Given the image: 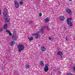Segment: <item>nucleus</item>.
<instances>
[{
  "mask_svg": "<svg viewBox=\"0 0 75 75\" xmlns=\"http://www.w3.org/2000/svg\"><path fill=\"white\" fill-rule=\"evenodd\" d=\"M7 10L6 8H5L4 10L3 14L4 16V20L5 23H8L10 21V17L8 14Z\"/></svg>",
  "mask_w": 75,
  "mask_h": 75,
  "instance_id": "f257e3e1",
  "label": "nucleus"
},
{
  "mask_svg": "<svg viewBox=\"0 0 75 75\" xmlns=\"http://www.w3.org/2000/svg\"><path fill=\"white\" fill-rule=\"evenodd\" d=\"M72 20V18H68L67 19V24L68 25H69L70 27H72V25H73V24H72V22H71V21Z\"/></svg>",
  "mask_w": 75,
  "mask_h": 75,
  "instance_id": "f03ea898",
  "label": "nucleus"
},
{
  "mask_svg": "<svg viewBox=\"0 0 75 75\" xmlns=\"http://www.w3.org/2000/svg\"><path fill=\"white\" fill-rule=\"evenodd\" d=\"M18 52H20L24 49V47L23 45L19 44L18 45Z\"/></svg>",
  "mask_w": 75,
  "mask_h": 75,
  "instance_id": "7ed1b4c3",
  "label": "nucleus"
},
{
  "mask_svg": "<svg viewBox=\"0 0 75 75\" xmlns=\"http://www.w3.org/2000/svg\"><path fill=\"white\" fill-rule=\"evenodd\" d=\"M49 69V68L47 64H45V67L44 69L45 72H47Z\"/></svg>",
  "mask_w": 75,
  "mask_h": 75,
  "instance_id": "20e7f679",
  "label": "nucleus"
},
{
  "mask_svg": "<svg viewBox=\"0 0 75 75\" xmlns=\"http://www.w3.org/2000/svg\"><path fill=\"white\" fill-rule=\"evenodd\" d=\"M62 52L61 51H59L57 53V55L60 56V58L61 59L62 58Z\"/></svg>",
  "mask_w": 75,
  "mask_h": 75,
  "instance_id": "39448f33",
  "label": "nucleus"
},
{
  "mask_svg": "<svg viewBox=\"0 0 75 75\" xmlns=\"http://www.w3.org/2000/svg\"><path fill=\"white\" fill-rule=\"evenodd\" d=\"M15 7L16 8H18L19 7V5H18V3L17 2V1H15Z\"/></svg>",
  "mask_w": 75,
  "mask_h": 75,
  "instance_id": "423d86ee",
  "label": "nucleus"
},
{
  "mask_svg": "<svg viewBox=\"0 0 75 75\" xmlns=\"http://www.w3.org/2000/svg\"><path fill=\"white\" fill-rule=\"evenodd\" d=\"M12 40H13L14 41H17V38L16 36L15 35H13L12 37Z\"/></svg>",
  "mask_w": 75,
  "mask_h": 75,
  "instance_id": "0eeeda50",
  "label": "nucleus"
},
{
  "mask_svg": "<svg viewBox=\"0 0 75 75\" xmlns=\"http://www.w3.org/2000/svg\"><path fill=\"white\" fill-rule=\"evenodd\" d=\"M44 30H45V27H42L39 31L42 33H44Z\"/></svg>",
  "mask_w": 75,
  "mask_h": 75,
  "instance_id": "6e6552de",
  "label": "nucleus"
},
{
  "mask_svg": "<svg viewBox=\"0 0 75 75\" xmlns=\"http://www.w3.org/2000/svg\"><path fill=\"white\" fill-rule=\"evenodd\" d=\"M41 50L42 52H44L46 51V48L44 46H42L41 47Z\"/></svg>",
  "mask_w": 75,
  "mask_h": 75,
  "instance_id": "1a4fd4ad",
  "label": "nucleus"
},
{
  "mask_svg": "<svg viewBox=\"0 0 75 75\" xmlns=\"http://www.w3.org/2000/svg\"><path fill=\"white\" fill-rule=\"evenodd\" d=\"M6 32L9 33V36H11V35H12V34L11 33V32L8 30L7 29L6 30Z\"/></svg>",
  "mask_w": 75,
  "mask_h": 75,
  "instance_id": "9d476101",
  "label": "nucleus"
},
{
  "mask_svg": "<svg viewBox=\"0 0 75 75\" xmlns=\"http://www.w3.org/2000/svg\"><path fill=\"white\" fill-rule=\"evenodd\" d=\"M66 11L69 14H71L72 13V12H71V11L70 10V9H69V8H67L66 9Z\"/></svg>",
  "mask_w": 75,
  "mask_h": 75,
  "instance_id": "9b49d317",
  "label": "nucleus"
},
{
  "mask_svg": "<svg viewBox=\"0 0 75 75\" xmlns=\"http://www.w3.org/2000/svg\"><path fill=\"white\" fill-rule=\"evenodd\" d=\"M10 44L11 45H14L15 44V42L14 40L11 41L10 42Z\"/></svg>",
  "mask_w": 75,
  "mask_h": 75,
  "instance_id": "f8f14e48",
  "label": "nucleus"
},
{
  "mask_svg": "<svg viewBox=\"0 0 75 75\" xmlns=\"http://www.w3.org/2000/svg\"><path fill=\"white\" fill-rule=\"evenodd\" d=\"M60 19L61 21H64V20L65 19V18L64 16H62L60 17Z\"/></svg>",
  "mask_w": 75,
  "mask_h": 75,
  "instance_id": "ddd939ff",
  "label": "nucleus"
},
{
  "mask_svg": "<svg viewBox=\"0 0 75 75\" xmlns=\"http://www.w3.org/2000/svg\"><path fill=\"white\" fill-rule=\"evenodd\" d=\"M45 21L46 23H48L49 21H50V20H49V18H47L45 19Z\"/></svg>",
  "mask_w": 75,
  "mask_h": 75,
  "instance_id": "4468645a",
  "label": "nucleus"
},
{
  "mask_svg": "<svg viewBox=\"0 0 75 75\" xmlns=\"http://www.w3.org/2000/svg\"><path fill=\"white\" fill-rule=\"evenodd\" d=\"M40 31H38V33H35L33 35H39V34H40Z\"/></svg>",
  "mask_w": 75,
  "mask_h": 75,
  "instance_id": "2eb2a0df",
  "label": "nucleus"
},
{
  "mask_svg": "<svg viewBox=\"0 0 75 75\" xmlns=\"http://www.w3.org/2000/svg\"><path fill=\"white\" fill-rule=\"evenodd\" d=\"M28 39L29 40V41H31L32 40H33L34 38L33 37H31L30 38H28Z\"/></svg>",
  "mask_w": 75,
  "mask_h": 75,
  "instance_id": "dca6fc26",
  "label": "nucleus"
},
{
  "mask_svg": "<svg viewBox=\"0 0 75 75\" xmlns=\"http://www.w3.org/2000/svg\"><path fill=\"white\" fill-rule=\"evenodd\" d=\"M40 65L42 67H43L44 66V63L42 61H41L40 62Z\"/></svg>",
  "mask_w": 75,
  "mask_h": 75,
  "instance_id": "f3484780",
  "label": "nucleus"
},
{
  "mask_svg": "<svg viewBox=\"0 0 75 75\" xmlns=\"http://www.w3.org/2000/svg\"><path fill=\"white\" fill-rule=\"evenodd\" d=\"M7 24L6 23L4 26V29H5L6 28V27H7Z\"/></svg>",
  "mask_w": 75,
  "mask_h": 75,
  "instance_id": "a211bd4d",
  "label": "nucleus"
},
{
  "mask_svg": "<svg viewBox=\"0 0 75 75\" xmlns=\"http://www.w3.org/2000/svg\"><path fill=\"white\" fill-rule=\"evenodd\" d=\"M25 67L26 69H28V68H30V67H29V65H28V64L26 65L25 66Z\"/></svg>",
  "mask_w": 75,
  "mask_h": 75,
  "instance_id": "6ab92c4d",
  "label": "nucleus"
},
{
  "mask_svg": "<svg viewBox=\"0 0 75 75\" xmlns=\"http://www.w3.org/2000/svg\"><path fill=\"white\" fill-rule=\"evenodd\" d=\"M23 4V1H21L20 2V4L21 5H22Z\"/></svg>",
  "mask_w": 75,
  "mask_h": 75,
  "instance_id": "aec40b11",
  "label": "nucleus"
},
{
  "mask_svg": "<svg viewBox=\"0 0 75 75\" xmlns=\"http://www.w3.org/2000/svg\"><path fill=\"white\" fill-rule=\"evenodd\" d=\"M38 37H39V36L38 35H36L35 36V38L37 39V38H38Z\"/></svg>",
  "mask_w": 75,
  "mask_h": 75,
  "instance_id": "412c9836",
  "label": "nucleus"
},
{
  "mask_svg": "<svg viewBox=\"0 0 75 75\" xmlns=\"http://www.w3.org/2000/svg\"><path fill=\"white\" fill-rule=\"evenodd\" d=\"M29 23V24H31V23H33V21H30L28 22Z\"/></svg>",
  "mask_w": 75,
  "mask_h": 75,
  "instance_id": "4be33fe9",
  "label": "nucleus"
},
{
  "mask_svg": "<svg viewBox=\"0 0 75 75\" xmlns=\"http://www.w3.org/2000/svg\"><path fill=\"white\" fill-rule=\"evenodd\" d=\"M40 17H41L42 16V13H40L39 14Z\"/></svg>",
  "mask_w": 75,
  "mask_h": 75,
  "instance_id": "5701e85b",
  "label": "nucleus"
},
{
  "mask_svg": "<svg viewBox=\"0 0 75 75\" xmlns=\"http://www.w3.org/2000/svg\"><path fill=\"white\" fill-rule=\"evenodd\" d=\"M68 38V36H66V38H65V39H66V41H67Z\"/></svg>",
  "mask_w": 75,
  "mask_h": 75,
  "instance_id": "b1692460",
  "label": "nucleus"
},
{
  "mask_svg": "<svg viewBox=\"0 0 75 75\" xmlns=\"http://www.w3.org/2000/svg\"><path fill=\"white\" fill-rule=\"evenodd\" d=\"M67 75H73L72 74L67 73Z\"/></svg>",
  "mask_w": 75,
  "mask_h": 75,
  "instance_id": "393cba45",
  "label": "nucleus"
},
{
  "mask_svg": "<svg viewBox=\"0 0 75 75\" xmlns=\"http://www.w3.org/2000/svg\"><path fill=\"white\" fill-rule=\"evenodd\" d=\"M49 40H52V39L51 38V37H49Z\"/></svg>",
  "mask_w": 75,
  "mask_h": 75,
  "instance_id": "a878e982",
  "label": "nucleus"
},
{
  "mask_svg": "<svg viewBox=\"0 0 75 75\" xmlns=\"http://www.w3.org/2000/svg\"><path fill=\"white\" fill-rule=\"evenodd\" d=\"M3 30V28H0V31H2Z\"/></svg>",
  "mask_w": 75,
  "mask_h": 75,
  "instance_id": "bb28decb",
  "label": "nucleus"
},
{
  "mask_svg": "<svg viewBox=\"0 0 75 75\" xmlns=\"http://www.w3.org/2000/svg\"><path fill=\"white\" fill-rule=\"evenodd\" d=\"M47 30H48V31H49L50 30V28H49L48 27L47 28Z\"/></svg>",
  "mask_w": 75,
  "mask_h": 75,
  "instance_id": "cd10ccee",
  "label": "nucleus"
},
{
  "mask_svg": "<svg viewBox=\"0 0 75 75\" xmlns=\"http://www.w3.org/2000/svg\"><path fill=\"white\" fill-rule=\"evenodd\" d=\"M54 71L55 72L56 71H57V70L56 69H54Z\"/></svg>",
  "mask_w": 75,
  "mask_h": 75,
  "instance_id": "c85d7f7f",
  "label": "nucleus"
},
{
  "mask_svg": "<svg viewBox=\"0 0 75 75\" xmlns=\"http://www.w3.org/2000/svg\"><path fill=\"white\" fill-rule=\"evenodd\" d=\"M1 10L0 9V15H1Z\"/></svg>",
  "mask_w": 75,
  "mask_h": 75,
  "instance_id": "c756f323",
  "label": "nucleus"
},
{
  "mask_svg": "<svg viewBox=\"0 0 75 75\" xmlns=\"http://www.w3.org/2000/svg\"><path fill=\"white\" fill-rule=\"evenodd\" d=\"M72 0H69V1H71Z\"/></svg>",
  "mask_w": 75,
  "mask_h": 75,
  "instance_id": "7c9ffc66",
  "label": "nucleus"
},
{
  "mask_svg": "<svg viewBox=\"0 0 75 75\" xmlns=\"http://www.w3.org/2000/svg\"><path fill=\"white\" fill-rule=\"evenodd\" d=\"M23 0H20L21 1H23Z\"/></svg>",
  "mask_w": 75,
  "mask_h": 75,
  "instance_id": "2f4dec72",
  "label": "nucleus"
},
{
  "mask_svg": "<svg viewBox=\"0 0 75 75\" xmlns=\"http://www.w3.org/2000/svg\"><path fill=\"white\" fill-rule=\"evenodd\" d=\"M8 52H10V50H8Z\"/></svg>",
  "mask_w": 75,
  "mask_h": 75,
  "instance_id": "473e14b6",
  "label": "nucleus"
},
{
  "mask_svg": "<svg viewBox=\"0 0 75 75\" xmlns=\"http://www.w3.org/2000/svg\"><path fill=\"white\" fill-rule=\"evenodd\" d=\"M59 73H60V74H61V72L60 71V72H59Z\"/></svg>",
  "mask_w": 75,
  "mask_h": 75,
  "instance_id": "72a5a7b5",
  "label": "nucleus"
},
{
  "mask_svg": "<svg viewBox=\"0 0 75 75\" xmlns=\"http://www.w3.org/2000/svg\"><path fill=\"white\" fill-rule=\"evenodd\" d=\"M65 30H67V28H65Z\"/></svg>",
  "mask_w": 75,
  "mask_h": 75,
  "instance_id": "f704fd0d",
  "label": "nucleus"
},
{
  "mask_svg": "<svg viewBox=\"0 0 75 75\" xmlns=\"http://www.w3.org/2000/svg\"><path fill=\"white\" fill-rule=\"evenodd\" d=\"M38 0V1H40V0Z\"/></svg>",
  "mask_w": 75,
  "mask_h": 75,
  "instance_id": "c9c22d12",
  "label": "nucleus"
},
{
  "mask_svg": "<svg viewBox=\"0 0 75 75\" xmlns=\"http://www.w3.org/2000/svg\"><path fill=\"white\" fill-rule=\"evenodd\" d=\"M51 75H52V74H51Z\"/></svg>",
  "mask_w": 75,
  "mask_h": 75,
  "instance_id": "e433bc0d",
  "label": "nucleus"
}]
</instances>
